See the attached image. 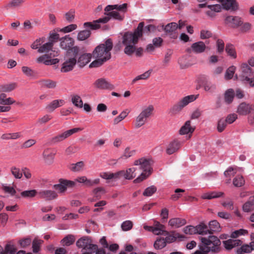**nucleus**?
Returning <instances> with one entry per match:
<instances>
[{"label":"nucleus","mask_w":254,"mask_h":254,"mask_svg":"<svg viewBox=\"0 0 254 254\" xmlns=\"http://www.w3.org/2000/svg\"><path fill=\"white\" fill-rule=\"evenodd\" d=\"M144 26V22H141L133 32L127 31L123 34L122 43L125 46L124 52L126 55L130 56L135 52L137 57L143 55V49L142 47L136 48L135 45L143 36Z\"/></svg>","instance_id":"nucleus-1"},{"label":"nucleus","mask_w":254,"mask_h":254,"mask_svg":"<svg viewBox=\"0 0 254 254\" xmlns=\"http://www.w3.org/2000/svg\"><path fill=\"white\" fill-rule=\"evenodd\" d=\"M80 48L75 46L71 49L66 51L65 56L69 57L63 64L61 67V71L67 72L71 71L77 63V57L79 54Z\"/></svg>","instance_id":"nucleus-2"},{"label":"nucleus","mask_w":254,"mask_h":254,"mask_svg":"<svg viewBox=\"0 0 254 254\" xmlns=\"http://www.w3.org/2000/svg\"><path fill=\"white\" fill-rule=\"evenodd\" d=\"M113 48L111 38L107 39L105 43L100 44L95 47L92 55L95 58H107L109 61L111 58V51Z\"/></svg>","instance_id":"nucleus-3"},{"label":"nucleus","mask_w":254,"mask_h":254,"mask_svg":"<svg viewBox=\"0 0 254 254\" xmlns=\"http://www.w3.org/2000/svg\"><path fill=\"white\" fill-rule=\"evenodd\" d=\"M201 242L204 247L208 249V251L213 253H218L221 251V241L216 236L210 235L208 238L205 237L201 238Z\"/></svg>","instance_id":"nucleus-4"},{"label":"nucleus","mask_w":254,"mask_h":254,"mask_svg":"<svg viewBox=\"0 0 254 254\" xmlns=\"http://www.w3.org/2000/svg\"><path fill=\"white\" fill-rule=\"evenodd\" d=\"M242 73L239 75V79L245 85H249L250 87H254V80L250 79L254 71L253 69L246 63H243L241 65Z\"/></svg>","instance_id":"nucleus-5"},{"label":"nucleus","mask_w":254,"mask_h":254,"mask_svg":"<svg viewBox=\"0 0 254 254\" xmlns=\"http://www.w3.org/2000/svg\"><path fill=\"white\" fill-rule=\"evenodd\" d=\"M237 113L242 116L248 115V122L250 125L254 124V103L242 102L237 108Z\"/></svg>","instance_id":"nucleus-6"},{"label":"nucleus","mask_w":254,"mask_h":254,"mask_svg":"<svg viewBox=\"0 0 254 254\" xmlns=\"http://www.w3.org/2000/svg\"><path fill=\"white\" fill-rule=\"evenodd\" d=\"M195 99L196 97L194 95H188L184 97L179 102L174 104L169 109L168 114L171 116H173L179 114L185 106L190 103L193 102Z\"/></svg>","instance_id":"nucleus-7"},{"label":"nucleus","mask_w":254,"mask_h":254,"mask_svg":"<svg viewBox=\"0 0 254 254\" xmlns=\"http://www.w3.org/2000/svg\"><path fill=\"white\" fill-rule=\"evenodd\" d=\"M153 110V106L150 105L140 113L136 119L135 124L136 128L140 127L145 124L146 119L150 116Z\"/></svg>","instance_id":"nucleus-8"},{"label":"nucleus","mask_w":254,"mask_h":254,"mask_svg":"<svg viewBox=\"0 0 254 254\" xmlns=\"http://www.w3.org/2000/svg\"><path fill=\"white\" fill-rule=\"evenodd\" d=\"M93 242L91 237L84 236L78 239L76 242V246L78 249H82L84 251H91V246L96 245Z\"/></svg>","instance_id":"nucleus-9"},{"label":"nucleus","mask_w":254,"mask_h":254,"mask_svg":"<svg viewBox=\"0 0 254 254\" xmlns=\"http://www.w3.org/2000/svg\"><path fill=\"white\" fill-rule=\"evenodd\" d=\"M110 20V17L107 16L100 18L97 20H93V22H86L83 24L85 28H89L91 30H96L101 28L100 23H107Z\"/></svg>","instance_id":"nucleus-10"},{"label":"nucleus","mask_w":254,"mask_h":254,"mask_svg":"<svg viewBox=\"0 0 254 254\" xmlns=\"http://www.w3.org/2000/svg\"><path fill=\"white\" fill-rule=\"evenodd\" d=\"M224 24L235 29L242 25L243 22L239 16L229 15L224 19Z\"/></svg>","instance_id":"nucleus-11"},{"label":"nucleus","mask_w":254,"mask_h":254,"mask_svg":"<svg viewBox=\"0 0 254 254\" xmlns=\"http://www.w3.org/2000/svg\"><path fill=\"white\" fill-rule=\"evenodd\" d=\"M92 55L90 53H86L79 51L77 57V63L78 65L82 68L88 64L92 58Z\"/></svg>","instance_id":"nucleus-12"},{"label":"nucleus","mask_w":254,"mask_h":254,"mask_svg":"<svg viewBox=\"0 0 254 254\" xmlns=\"http://www.w3.org/2000/svg\"><path fill=\"white\" fill-rule=\"evenodd\" d=\"M60 41H61V48L64 50H65L66 52L75 47L74 46V40L72 38L70 37L69 35H65L61 38Z\"/></svg>","instance_id":"nucleus-13"},{"label":"nucleus","mask_w":254,"mask_h":254,"mask_svg":"<svg viewBox=\"0 0 254 254\" xmlns=\"http://www.w3.org/2000/svg\"><path fill=\"white\" fill-rule=\"evenodd\" d=\"M164 233L165 235H167V237L164 238L166 243H171L174 242L176 241L177 238H179V241H182V239L186 238L184 235L178 233H176L174 231H172L170 232L165 231Z\"/></svg>","instance_id":"nucleus-14"},{"label":"nucleus","mask_w":254,"mask_h":254,"mask_svg":"<svg viewBox=\"0 0 254 254\" xmlns=\"http://www.w3.org/2000/svg\"><path fill=\"white\" fill-rule=\"evenodd\" d=\"M243 243V241L240 239L234 240L233 239H229L222 242L225 249L227 251H230L233 248L241 246Z\"/></svg>","instance_id":"nucleus-15"},{"label":"nucleus","mask_w":254,"mask_h":254,"mask_svg":"<svg viewBox=\"0 0 254 254\" xmlns=\"http://www.w3.org/2000/svg\"><path fill=\"white\" fill-rule=\"evenodd\" d=\"M38 195L40 198L45 199L48 201L56 199L58 196L56 192L51 190H41L38 192Z\"/></svg>","instance_id":"nucleus-16"},{"label":"nucleus","mask_w":254,"mask_h":254,"mask_svg":"<svg viewBox=\"0 0 254 254\" xmlns=\"http://www.w3.org/2000/svg\"><path fill=\"white\" fill-rule=\"evenodd\" d=\"M94 85L97 88L101 89L112 90L114 89V85L110 84L104 78H99L96 80L94 83Z\"/></svg>","instance_id":"nucleus-17"},{"label":"nucleus","mask_w":254,"mask_h":254,"mask_svg":"<svg viewBox=\"0 0 254 254\" xmlns=\"http://www.w3.org/2000/svg\"><path fill=\"white\" fill-rule=\"evenodd\" d=\"M150 159L143 158L140 165V168L143 170V172L146 173V175L150 176L153 172V168L151 166Z\"/></svg>","instance_id":"nucleus-18"},{"label":"nucleus","mask_w":254,"mask_h":254,"mask_svg":"<svg viewBox=\"0 0 254 254\" xmlns=\"http://www.w3.org/2000/svg\"><path fill=\"white\" fill-rule=\"evenodd\" d=\"M75 181L77 182L84 184V185L86 187H91L94 185H97L100 183L99 179H96L92 181L89 179H88L85 176L77 177L75 179Z\"/></svg>","instance_id":"nucleus-19"},{"label":"nucleus","mask_w":254,"mask_h":254,"mask_svg":"<svg viewBox=\"0 0 254 254\" xmlns=\"http://www.w3.org/2000/svg\"><path fill=\"white\" fill-rule=\"evenodd\" d=\"M180 142L177 139H174L171 142L167 148L166 149V153L167 154L171 155L177 151L180 148Z\"/></svg>","instance_id":"nucleus-20"},{"label":"nucleus","mask_w":254,"mask_h":254,"mask_svg":"<svg viewBox=\"0 0 254 254\" xmlns=\"http://www.w3.org/2000/svg\"><path fill=\"white\" fill-rule=\"evenodd\" d=\"M195 130V127L190 126V121H187L185 124L181 127L179 130V133L182 135L192 133Z\"/></svg>","instance_id":"nucleus-21"},{"label":"nucleus","mask_w":254,"mask_h":254,"mask_svg":"<svg viewBox=\"0 0 254 254\" xmlns=\"http://www.w3.org/2000/svg\"><path fill=\"white\" fill-rule=\"evenodd\" d=\"M209 229L208 234H213L215 232H219L221 231V228L220 223L216 220H211L208 223Z\"/></svg>","instance_id":"nucleus-22"},{"label":"nucleus","mask_w":254,"mask_h":254,"mask_svg":"<svg viewBox=\"0 0 254 254\" xmlns=\"http://www.w3.org/2000/svg\"><path fill=\"white\" fill-rule=\"evenodd\" d=\"M76 238L75 236L72 234H68L66 235L62 240H61L60 243L63 246L68 247L73 245Z\"/></svg>","instance_id":"nucleus-23"},{"label":"nucleus","mask_w":254,"mask_h":254,"mask_svg":"<svg viewBox=\"0 0 254 254\" xmlns=\"http://www.w3.org/2000/svg\"><path fill=\"white\" fill-rule=\"evenodd\" d=\"M186 223V220L181 218H173L170 219L169 221V224L171 226L175 227L176 228H179L184 226Z\"/></svg>","instance_id":"nucleus-24"},{"label":"nucleus","mask_w":254,"mask_h":254,"mask_svg":"<svg viewBox=\"0 0 254 254\" xmlns=\"http://www.w3.org/2000/svg\"><path fill=\"white\" fill-rule=\"evenodd\" d=\"M193 52L196 54L201 53L204 52L206 46L202 41H198L192 44Z\"/></svg>","instance_id":"nucleus-25"},{"label":"nucleus","mask_w":254,"mask_h":254,"mask_svg":"<svg viewBox=\"0 0 254 254\" xmlns=\"http://www.w3.org/2000/svg\"><path fill=\"white\" fill-rule=\"evenodd\" d=\"M235 97V92L234 90L230 88L227 89L224 93V101L227 104H231L234 100Z\"/></svg>","instance_id":"nucleus-26"},{"label":"nucleus","mask_w":254,"mask_h":254,"mask_svg":"<svg viewBox=\"0 0 254 254\" xmlns=\"http://www.w3.org/2000/svg\"><path fill=\"white\" fill-rule=\"evenodd\" d=\"M43 155L47 163L51 164L53 162L55 153L52 152L51 149L47 148L44 151Z\"/></svg>","instance_id":"nucleus-27"},{"label":"nucleus","mask_w":254,"mask_h":254,"mask_svg":"<svg viewBox=\"0 0 254 254\" xmlns=\"http://www.w3.org/2000/svg\"><path fill=\"white\" fill-rule=\"evenodd\" d=\"M196 234L204 235L208 233V229L207 225L205 224V223L202 221L200 222V223L195 226Z\"/></svg>","instance_id":"nucleus-28"},{"label":"nucleus","mask_w":254,"mask_h":254,"mask_svg":"<svg viewBox=\"0 0 254 254\" xmlns=\"http://www.w3.org/2000/svg\"><path fill=\"white\" fill-rule=\"evenodd\" d=\"M106 254V250L103 248H99L97 245H92L91 251H84L81 254Z\"/></svg>","instance_id":"nucleus-29"},{"label":"nucleus","mask_w":254,"mask_h":254,"mask_svg":"<svg viewBox=\"0 0 254 254\" xmlns=\"http://www.w3.org/2000/svg\"><path fill=\"white\" fill-rule=\"evenodd\" d=\"M224 193L221 191H212L211 192H208L204 193L202 196V198L204 199H211L213 198H216L221 197H223Z\"/></svg>","instance_id":"nucleus-30"},{"label":"nucleus","mask_w":254,"mask_h":254,"mask_svg":"<svg viewBox=\"0 0 254 254\" xmlns=\"http://www.w3.org/2000/svg\"><path fill=\"white\" fill-rule=\"evenodd\" d=\"M22 72L27 76L37 78L38 76V73L37 71H35L28 66H23L21 67Z\"/></svg>","instance_id":"nucleus-31"},{"label":"nucleus","mask_w":254,"mask_h":254,"mask_svg":"<svg viewBox=\"0 0 254 254\" xmlns=\"http://www.w3.org/2000/svg\"><path fill=\"white\" fill-rule=\"evenodd\" d=\"M225 51L228 56H230L231 58L235 59L237 58V52L234 45L231 43H228L226 45Z\"/></svg>","instance_id":"nucleus-32"},{"label":"nucleus","mask_w":254,"mask_h":254,"mask_svg":"<svg viewBox=\"0 0 254 254\" xmlns=\"http://www.w3.org/2000/svg\"><path fill=\"white\" fill-rule=\"evenodd\" d=\"M162 29L165 32V34L167 35L177 30V23L176 22H171L165 26L163 25Z\"/></svg>","instance_id":"nucleus-33"},{"label":"nucleus","mask_w":254,"mask_h":254,"mask_svg":"<svg viewBox=\"0 0 254 254\" xmlns=\"http://www.w3.org/2000/svg\"><path fill=\"white\" fill-rule=\"evenodd\" d=\"M254 201L253 197H250L249 200L246 201L242 206L243 210L245 212H249L254 210Z\"/></svg>","instance_id":"nucleus-34"},{"label":"nucleus","mask_w":254,"mask_h":254,"mask_svg":"<svg viewBox=\"0 0 254 254\" xmlns=\"http://www.w3.org/2000/svg\"><path fill=\"white\" fill-rule=\"evenodd\" d=\"M24 2L25 0H12L4 5V8L6 9H8L9 8L19 7Z\"/></svg>","instance_id":"nucleus-35"},{"label":"nucleus","mask_w":254,"mask_h":254,"mask_svg":"<svg viewBox=\"0 0 254 254\" xmlns=\"http://www.w3.org/2000/svg\"><path fill=\"white\" fill-rule=\"evenodd\" d=\"M38 82L41 83L42 87L48 88H54L56 86L57 84L56 82L51 79H42L38 81Z\"/></svg>","instance_id":"nucleus-36"},{"label":"nucleus","mask_w":254,"mask_h":254,"mask_svg":"<svg viewBox=\"0 0 254 254\" xmlns=\"http://www.w3.org/2000/svg\"><path fill=\"white\" fill-rule=\"evenodd\" d=\"M240 247L238 248L236 251V254H245L246 253L249 254L252 252V249L249 247L247 244H242L240 246Z\"/></svg>","instance_id":"nucleus-37"},{"label":"nucleus","mask_w":254,"mask_h":254,"mask_svg":"<svg viewBox=\"0 0 254 254\" xmlns=\"http://www.w3.org/2000/svg\"><path fill=\"white\" fill-rule=\"evenodd\" d=\"M17 87V84L15 82L11 83L10 84H6L0 85V92H10L15 89Z\"/></svg>","instance_id":"nucleus-38"},{"label":"nucleus","mask_w":254,"mask_h":254,"mask_svg":"<svg viewBox=\"0 0 254 254\" xmlns=\"http://www.w3.org/2000/svg\"><path fill=\"white\" fill-rule=\"evenodd\" d=\"M91 32L89 29H85L78 32L77 39L79 41H84L88 39L91 35Z\"/></svg>","instance_id":"nucleus-39"},{"label":"nucleus","mask_w":254,"mask_h":254,"mask_svg":"<svg viewBox=\"0 0 254 254\" xmlns=\"http://www.w3.org/2000/svg\"><path fill=\"white\" fill-rule=\"evenodd\" d=\"M44 243L42 240L35 238L32 242V250L34 253H38L41 250V246Z\"/></svg>","instance_id":"nucleus-40"},{"label":"nucleus","mask_w":254,"mask_h":254,"mask_svg":"<svg viewBox=\"0 0 254 254\" xmlns=\"http://www.w3.org/2000/svg\"><path fill=\"white\" fill-rule=\"evenodd\" d=\"M135 170L136 168L132 167L127 169L126 171H124V173L123 174V175L125 179L127 180H132L136 176L134 173Z\"/></svg>","instance_id":"nucleus-41"},{"label":"nucleus","mask_w":254,"mask_h":254,"mask_svg":"<svg viewBox=\"0 0 254 254\" xmlns=\"http://www.w3.org/2000/svg\"><path fill=\"white\" fill-rule=\"evenodd\" d=\"M59 184L53 186V188L59 190L60 193L64 192L66 190V187L64 182V179L61 178L59 180Z\"/></svg>","instance_id":"nucleus-42"},{"label":"nucleus","mask_w":254,"mask_h":254,"mask_svg":"<svg viewBox=\"0 0 254 254\" xmlns=\"http://www.w3.org/2000/svg\"><path fill=\"white\" fill-rule=\"evenodd\" d=\"M164 238L158 237L154 243V247L156 250H161L166 246Z\"/></svg>","instance_id":"nucleus-43"},{"label":"nucleus","mask_w":254,"mask_h":254,"mask_svg":"<svg viewBox=\"0 0 254 254\" xmlns=\"http://www.w3.org/2000/svg\"><path fill=\"white\" fill-rule=\"evenodd\" d=\"M108 61L107 58H96L89 65L90 68L98 67L102 65L105 62Z\"/></svg>","instance_id":"nucleus-44"},{"label":"nucleus","mask_w":254,"mask_h":254,"mask_svg":"<svg viewBox=\"0 0 254 254\" xmlns=\"http://www.w3.org/2000/svg\"><path fill=\"white\" fill-rule=\"evenodd\" d=\"M245 181L242 176L238 175L233 180V184L236 187H241L245 185Z\"/></svg>","instance_id":"nucleus-45"},{"label":"nucleus","mask_w":254,"mask_h":254,"mask_svg":"<svg viewBox=\"0 0 254 254\" xmlns=\"http://www.w3.org/2000/svg\"><path fill=\"white\" fill-rule=\"evenodd\" d=\"M20 194L24 198H32L38 194V192L36 190H31L23 191Z\"/></svg>","instance_id":"nucleus-46"},{"label":"nucleus","mask_w":254,"mask_h":254,"mask_svg":"<svg viewBox=\"0 0 254 254\" xmlns=\"http://www.w3.org/2000/svg\"><path fill=\"white\" fill-rule=\"evenodd\" d=\"M104 14L110 17V19L111 18H113L115 19L122 21L124 19V16H122L120 13L117 11H112L109 12H105Z\"/></svg>","instance_id":"nucleus-47"},{"label":"nucleus","mask_w":254,"mask_h":254,"mask_svg":"<svg viewBox=\"0 0 254 254\" xmlns=\"http://www.w3.org/2000/svg\"><path fill=\"white\" fill-rule=\"evenodd\" d=\"M248 234L247 230L240 229L239 230H235L232 232L230 237L233 239H236L240 236L245 235Z\"/></svg>","instance_id":"nucleus-48"},{"label":"nucleus","mask_w":254,"mask_h":254,"mask_svg":"<svg viewBox=\"0 0 254 254\" xmlns=\"http://www.w3.org/2000/svg\"><path fill=\"white\" fill-rule=\"evenodd\" d=\"M64 103V100H55L47 106V109L54 111L56 108L61 106L60 103L63 104Z\"/></svg>","instance_id":"nucleus-49"},{"label":"nucleus","mask_w":254,"mask_h":254,"mask_svg":"<svg viewBox=\"0 0 254 254\" xmlns=\"http://www.w3.org/2000/svg\"><path fill=\"white\" fill-rule=\"evenodd\" d=\"M236 68L235 66L232 65L226 69L225 74V79L230 80L233 78Z\"/></svg>","instance_id":"nucleus-50"},{"label":"nucleus","mask_w":254,"mask_h":254,"mask_svg":"<svg viewBox=\"0 0 254 254\" xmlns=\"http://www.w3.org/2000/svg\"><path fill=\"white\" fill-rule=\"evenodd\" d=\"M157 190V187L155 186H150L145 189L143 195L145 196H150L156 192Z\"/></svg>","instance_id":"nucleus-51"},{"label":"nucleus","mask_w":254,"mask_h":254,"mask_svg":"<svg viewBox=\"0 0 254 254\" xmlns=\"http://www.w3.org/2000/svg\"><path fill=\"white\" fill-rule=\"evenodd\" d=\"M71 101L73 104L78 108H81L83 107V101L79 95L73 96Z\"/></svg>","instance_id":"nucleus-52"},{"label":"nucleus","mask_w":254,"mask_h":254,"mask_svg":"<svg viewBox=\"0 0 254 254\" xmlns=\"http://www.w3.org/2000/svg\"><path fill=\"white\" fill-rule=\"evenodd\" d=\"M4 252L2 253V254H15L17 251L16 248L13 245L7 244L5 245L4 247Z\"/></svg>","instance_id":"nucleus-53"},{"label":"nucleus","mask_w":254,"mask_h":254,"mask_svg":"<svg viewBox=\"0 0 254 254\" xmlns=\"http://www.w3.org/2000/svg\"><path fill=\"white\" fill-rule=\"evenodd\" d=\"M53 47V44L51 42H47L42 46L40 47L38 49V52L39 53H43L44 52H48L50 50H52Z\"/></svg>","instance_id":"nucleus-54"},{"label":"nucleus","mask_w":254,"mask_h":254,"mask_svg":"<svg viewBox=\"0 0 254 254\" xmlns=\"http://www.w3.org/2000/svg\"><path fill=\"white\" fill-rule=\"evenodd\" d=\"M153 227L154 228L155 233L160 232L161 234H163L165 231L164 230L165 228V226L157 221H154Z\"/></svg>","instance_id":"nucleus-55"},{"label":"nucleus","mask_w":254,"mask_h":254,"mask_svg":"<svg viewBox=\"0 0 254 254\" xmlns=\"http://www.w3.org/2000/svg\"><path fill=\"white\" fill-rule=\"evenodd\" d=\"M227 126V123L223 118L220 119L217 123V129L218 132H222L223 131Z\"/></svg>","instance_id":"nucleus-56"},{"label":"nucleus","mask_w":254,"mask_h":254,"mask_svg":"<svg viewBox=\"0 0 254 254\" xmlns=\"http://www.w3.org/2000/svg\"><path fill=\"white\" fill-rule=\"evenodd\" d=\"M84 165L83 161H79L75 164H71L72 167L70 168V170L73 172L80 171Z\"/></svg>","instance_id":"nucleus-57"},{"label":"nucleus","mask_w":254,"mask_h":254,"mask_svg":"<svg viewBox=\"0 0 254 254\" xmlns=\"http://www.w3.org/2000/svg\"><path fill=\"white\" fill-rule=\"evenodd\" d=\"M129 112L123 111L114 120V124L116 125L123 120L128 114Z\"/></svg>","instance_id":"nucleus-58"},{"label":"nucleus","mask_w":254,"mask_h":254,"mask_svg":"<svg viewBox=\"0 0 254 254\" xmlns=\"http://www.w3.org/2000/svg\"><path fill=\"white\" fill-rule=\"evenodd\" d=\"M152 72V70H149L144 73L136 76L135 78H134L132 80V83H134L137 80L140 79H147L150 75L151 72Z\"/></svg>","instance_id":"nucleus-59"},{"label":"nucleus","mask_w":254,"mask_h":254,"mask_svg":"<svg viewBox=\"0 0 254 254\" xmlns=\"http://www.w3.org/2000/svg\"><path fill=\"white\" fill-rule=\"evenodd\" d=\"M93 193L94 196L100 198L101 194H104L106 193V190L103 187H97L93 190Z\"/></svg>","instance_id":"nucleus-60"},{"label":"nucleus","mask_w":254,"mask_h":254,"mask_svg":"<svg viewBox=\"0 0 254 254\" xmlns=\"http://www.w3.org/2000/svg\"><path fill=\"white\" fill-rule=\"evenodd\" d=\"M133 226L132 222L131 221L127 220L124 221L121 225V228L124 231H129L132 229Z\"/></svg>","instance_id":"nucleus-61"},{"label":"nucleus","mask_w":254,"mask_h":254,"mask_svg":"<svg viewBox=\"0 0 254 254\" xmlns=\"http://www.w3.org/2000/svg\"><path fill=\"white\" fill-rule=\"evenodd\" d=\"M195 227L192 225L187 226L184 228L183 231L186 234L193 235L196 234Z\"/></svg>","instance_id":"nucleus-62"},{"label":"nucleus","mask_w":254,"mask_h":254,"mask_svg":"<svg viewBox=\"0 0 254 254\" xmlns=\"http://www.w3.org/2000/svg\"><path fill=\"white\" fill-rule=\"evenodd\" d=\"M197 82L199 84V87H202L208 82L206 76L202 74L199 75L197 77Z\"/></svg>","instance_id":"nucleus-63"},{"label":"nucleus","mask_w":254,"mask_h":254,"mask_svg":"<svg viewBox=\"0 0 254 254\" xmlns=\"http://www.w3.org/2000/svg\"><path fill=\"white\" fill-rule=\"evenodd\" d=\"M19 244L22 248H25L30 246L31 243V239L29 238H24L18 241Z\"/></svg>","instance_id":"nucleus-64"}]
</instances>
